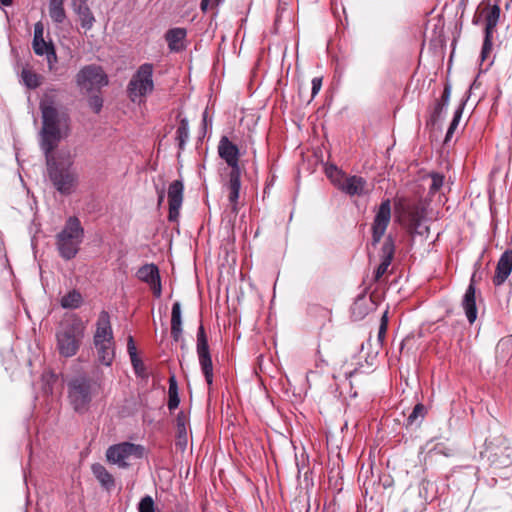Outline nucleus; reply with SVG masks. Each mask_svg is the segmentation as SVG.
<instances>
[{
    "label": "nucleus",
    "mask_w": 512,
    "mask_h": 512,
    "mask_svg": "<svg viewBox=\"0 0 512 512\" xmlns=\"http://www.w3.org/2000/svg\"><path fill=\"white\" fill-rule=\"evenodd\" d=\"M44 26L41 22H37L34 26V38L32 42L35 54L46 56L49 66L56 61L57 56L52 42H46L43 37Z\"/></svg>",
    "instance_id": "nucleus-13"
},
{
    "label": "nucleus",
    "mask_w": 512,
    "mask_h": 512,
    "mask_svg": "<svg viewBox=\"0 0 512 512\" xmlns=\"http://www.w3.org/2000/svg\"><path fill=\"white\" fill-rule=\"evenodd\" d=\"M426 412V408L423 404L418 403L414 406L412 412L409 414V416L406 419V427H410L416 423L418 418H424Z\"/></svg>",
    "instance_id": "nucleus-32"
},
{
    "label": "nucleus",
    "mask_w": 512,
    "mask_h": 512,
    "mask_svg": "<svg viewBox=\"0 0 512 512\" xmlns=\"http://www.w3.org/2000/svg\"><path fill=\"white\" fill-rule=\"evenodd\" d=\"M21 79L24 85L29 89H36L42 83V77L28 68L22 69Z\"/></svg>",
    "instance_id": "nucleus-29"
},
{
    "label": "nucleus",
    "mask_w": 512,
    "mask_h": 512,
    "mask_svg": "<svg viewBox=\"0 0 512 512\" xmlns=\"http://www.w3.org/2000/svg\"><path fill=\"white\" fill-rule=\"evenodd\" d=\"M157 194H158V205L160 206L163 203L164 197H165L164 189L157 190Z\"/></svg>",
    "instance_id": "nucleus-45"
},
{
    "label": "nucleus",
    "mask_w": 512,
    "mask_h": 512,
    "mask_svg": "<svg viewBox=\"0 0 512 512\" xmlns=\"http://www.w3.org/2000/svg\"><path fill=\"white\" fill-rule=\"evenodd\" d=\"M74 11L78 15L81 27L90 30L93 27L95 18L86 1H81L77 6L74 5Z\"/></svg>",
    "instance_id": "nucleus-24"
},
{
    "label": "nucleus",
    "mask_w": 512,
    "mask_h": 512,
    "mask_svg": "<svg viewBox=\"0 0 512 512\" xmlns=\"http://www.w3.org/2000/svg\"><path fill=\"white\" fill-rule=\"evenodd\" d=\"M326 175L329 179H331L335 186H337V184L344 176L340 173V171H338L337 167L334 165H331L326 168Z\"/></svg>",
    "instance_id": "nucleus-37"
},
{
    "label": "nucleus",
    "mask_w": 512,
    "mask_h": 512,
    "mask_svg": "<svg viewBox=\"0 0 512 512\" xmlns=\"http://www.w3.org/2000/svg\"><path fill=\"white\" fill-rule=\"evenodd\" d=\"M447 107H448V105H443V103L438 100L436 102L433 112L431 114L432 121L433 122L438 121L442 117V115L445 112V110L447 109Z\"/></svg>",
    "instance_id": "nucleus-40"
},
{
    "label": "nucleus",
    "mask_w": 512,
    "mask_h": 512,
    "mask_svg": "<svg viewBox=\"0 0 512 512\" xmlns=\"http://www.w3.org/2000/svg\"><path fill=\"white\" fill-rule=\"evenodd\" d=\"M93 335V346L98 363L111 366L115 358V340L110 315L107 311L100 312Z\"/></svg>",
    "instance_id": "nucleus-4"
},
{
    "label": "nucleus",
    "mask_w": 512,
    "mask_h": 512,
    "mask_svg": "<svg viewBox=\"0 0 512 512\" xmlns=\"http://www.w3.org/2000/svg\"><path fill=\"white\" fill-rule=\"evenodd\" d=\"M489 459L492 465L497 468L507 467L511 463L510 455L503 452L501 455H498L497 453L491 454Z\"/></svg>",
    "instance_id": "nucleus-34"
},
{
    "label": "nucleus",
    "mask_w": 512,
    "mask_h": 512,
    "mask_svg": "<svg viewBox=\"0 0 512 512\" xmlns=\"http://www.w3.org/2000/svg\"><path fill=\"white\" fill-rule=\"evenodd\" d=\"M395 253L394 240L388 236L381 248V263L378 265L374 272V280L379 281L380 278L387 272L388 267L391 265Z\"/></svg>",
    "instance_id": "nucleus-18"
},
{
    "label": "nucleus",
    "mask_w": 512,
    "mask_h": 512,
    "mask_svg": "<svg viewBox=\"0 0 512 512\" xmlns=\"http://www.w3.org/2000/svg\"><path fill=\"white\" fill-rule=\"evenodd\" d=\"M139 512H155L154 500L150 495L144 496L138 504Z\"/></svg>",
    "instance_id": "nucleus-35"
},
{
    "label": "nucleus",
    "mask_w": 512,
    "mask_h": 512,
    "mask_svg": "<svg viewBox=\"0 0 512 512\" xmlns=\"http://www.w3.org/2000/svg\"><path fill=\"white\" fill-rule=\"evenodd\" d=\"M187 416L183 411L179 412L176 417V426H177V433L178 438H184V441L186 442V424H187Z\"/></svg>",
    "instance_id": "nucleus-33"
},
{
    "label": "nucleus",
    "mask_w": 512,
    "mask_h": 512,
    "mask_svg": "<svg viewBox=\"0 0 512 512\" xmlns=\"http://www.w3.org/2000/svg\"><path fill=\"white\" fill-rule=\"evenodd\" d=\"M210 0H201L200 7L202 11H207Z\"/></svg>",
    "instance_id": "nucleus-47"
},
{
    "label": "nucleus",
    "mask_w": 512,
    "mask_h": 512,
    "mask_svg": "<svg viewBox=\"0 0 512 512\" xmlns=\"http://www.w3.org/2000/svg\"><path fill=\"white\" fill-rule=\"evenodd\" d=\"M196 352L201 371L209 387L213 385V364L210 354L208 338L204 326L200 324L197 331Z\"/></svg>",
    "instance_id": "nucleus-8"
},
{
    "label": "nucleus",
    "mask_w": 512,
    "mask_h": 512,
    "mask_svg": "<svg viewBox=\"0 0 512 512\" xmlns=\"http://www.w3.org/2000/svg\"><path fill=\"white\" fill-rule=\"evenodd\" d=\"M40 110L43 124L40 147L45 155L48 177L61 195H71L78 183V176L72 169V157L69 152L58 156L53 153L62 138L59 113L53 100H49L47 96L41 101Z\"/></svg>",
    "instance_id": "nucleus-1"
},
{
    "label": "nucleus",
    "mask_w": 512,
    "mask_h": 512,
    "mask_svg": "<svg viewBox=\"0 0 512 512\" xmlns=\"http://www.w3.org/2000/svg\"><path fill=\"white\" fill-rule=\"evenodd\" d=\"M339 190L349 196H364L370 191L367 181L357 175L343 176L336 186Z\"/></svg>",
    "instance_id": "nucleus-14"
},
{
    "label": "nucleus",
    "mask_w": 512,
    "mask_h": 512,
    "mask_svg": "<svg viewBox=\"0 0 512 512\" xmlns=\"http://www.w3.org/2000/svg\"><path fill=\"white\" fill-rule=\"evenodd\" d=\"M467 0H461V3L464 4Z\"/></svg>",
    "instance_id": "nucleus-49"
},
{
    "label": "nucleus",
    "mask_w": 512,
    "mask_h": 512,
    "mask_svg": "<svg viewBox=\"0 0 512 512\" xmlns=\"http://www.w3.org/2000/svg\"><path fill=\"white\" fill-rule=\"evenodd\" d=\"M485 12L484 41L481 49V60L484 61L490 54L493 47V35L500 18V7L498 5L487 6Z\"/></svg>",
    "instance_id": "nucleus-10"
},
{
    "label": "nucleus",
    "mask_w": 512,
    "mask_h": 512,
    "mask_svg": "<svg viewBox=\"0 0 512 512\" xmlns=\"http://www.w3.org/2000/svg\"><path fill=\"white\" fill-rule=\"evenodd\" d=\"M169 388H168V409L170 411L175 410L180 403L179 393H178V383L175 375H172L169 378Z\"/></svg>",
    "instance_id": "nucleus-28"
},
{
    "label": "nucleus",
    "mask_w": 512,
    "mask_h": 512,
    "mask_svg": "<svg viewBox=\"0 0 512 512\" xmlns=\"http://www.w3.org/2000/svg\"><path fill=\"white\" fill-rule=\"evenodd\" d=\"M76 81L81 89L91 92L106 86L108 77L100 66L87 65L78 72Z\"/></svg>",
    "instance_id": "nucleus-9"
},
{
    "label": "nucleus",
    "mask_w": 512,
    "mask_h": 512,
    "mask_svg": "<svg viewBox=\"0 0 512 512\" xmlns=\"http://www.w3.org/2000/svg\"><path fill=\"white\" fill-rule=\"evenodd\" d=\"M84 239V228L76 216H70L62 230L56 235L59 255L65 260L73 259L80 250Z\"/></svg>",
    "instance_id": "nucleus-5"
},
{
    "label": "nucleus",
    "mask_w": 512,
    "mask_h": 512,
    "mask_svg": "<svg viewBox=\"0 0 512 512\" xmlns=\"http://www.w3.org/2000/svg\"><path fill=\"white\" fill-rule=\"evenodd\" d=\"M464 105L465 103H461L458 108L455 110L454 112V116H453V119L449 125V128L447 130V133H446V136H445V143L449 142L450 139L452 138L453 134H454V131L456 130V128L458 127V124H459V121L462 117V113H463V109H464Z\"/></svg>",
    "instance_id": "nucleus-31"
},
{
    "label": "nucleus",
    "mask_w": 512,
    "mask_h": 512,
    "mask_svg": "<svg viewBox=\"0 0 512 512\" xmlns=\"http://www.w3.org/2000/svg\"><path fill=\"white\" fill-rule=\"evenodd\" d=\"M85 325L76 315L64 319L56 330V348L62 357L77 354L84 337Z\"/></svg>",
    "instance_id": "nucleus-3"
},
{
    "label": "nucleus",
    "mask_w": 512,
    "mask_h": 512,
    "mask_svg": "<svg viewBox=\"0 0 512 512\" xmlns=\"http://www.w3.org/2000/svg\"><path fill=\"white\" fill-rule=\"evenodd\" d=\"M139 280L148 284L156 298L162 294V285L159 269L155 264H145L140 267L136 273Z\"/></svg>",
    "instance_id": "nucleus-15"
},
{
    "label": "nucleus",
    "mask_w": 512,
    "mask_h": 512,
    "mask_svg": "<svg viewBox=\"0 0 512 512\" xmlns=\"http://www.w3.org/2000/svg\"><path fill=\"white\" fill-rule=\"evenodd\" d=\"M101 389L102 380L98 374L94 377L81 374L70 379L67 383V393L73 410L78 414L87 413L93 398Z\"/></svg>",
    "instance_id": "nucleus-2"
},
{
    "label": "nucleus",
    "mask_w": 512,
    "mask_h": 512,
    "mask_svg": "<svg viewBox=\"0 0 512 512\" xmlns=\"http://www.w3.org/2000/svg\"><path fill=\"white\" fill-rule=\"evenodd\" d=\"M182 333L181 304L176 301L173 303L171 311V337L175 342H178L182 338Z\"/></svg>",
    "instance_id": "nucleus-22"
},
{
    "label": "nucleus",
    "mask_w": 512,
    "mask_h": 512,
    "mask_svg": "<svg viewBox=\"0 0 512 512\" xmlns=\"http://www.w3.org/2000/svg\"><path fill=\"white\" fill-rule=\"evenodd\" d=\"M388 328V317H387V311L384 312V314L381 317V322L378 330V341L382 344L384 342L386 332Z\"/></svg>",
    "instance_id": "nucleus-38"
},
{
    "label": "nucleus",
    "mask_w": 512,
    "mask_h": 512,
    "mask_svg": "<svg viewBox=\"0 0 512 512\" xmlns=\"http://www.w3.org/2000/svg\"><path fill=\"white\" fill-rule=\"evenodd\" d=\"M207 123H208V112H207V110H205L202 114V124H203L204 128L207 127Z\"/></svg>",
    "instance_id": "nucleus-46"
},
{
    "label": "nucleus",
    "mask_w": 512,
    "mask_h": 512,
    "mask_svg": "<svg viewBox=\"0 0 512 512\" xmlns=\"http://www.w3.org/2000/svg\"><path fill=\"white\" fill-rule=\"evenodd\" d=\"M0 4L7 7L12 5V0H0Z\"/></svg>",
    "instance_id": "nucleus-48"
},
{
    "label": "nucleus",
    "mask_w": 512,
    "mask_h": 512,
    "mask_svg": "<svg viewBox=\"0 0 512 512\" xmlns=\"http://www.w3.org/2000/svg\"><path fill=\"white\" fill-rule=\"evenodd\" d=\"M229 181L227 187L229 189L228 200L232 206V210L237 212L238 199L241 188V168L231 169L229 172Z\"/></svg>",
    "instance_id": "nucleus-20"
},
{
    "label": "nucleus",
    "mask_w": 512,
    "mask_h": 512,
    "mask_svg": "<svg viewBox=\"0 0 512 512\" xmlns=\"http://www.w3.org/2000/svg\"><path fill=\"white\" fill-rule=\"evenodd\" d=\"M450 96H451V86L449 84H446L444 89H443V93H442L441 98L439 99V101L442 102L443 105H448L449 104V100H450Z\"/></svg>",
    "instance_id": "nucleus-43"
},
{
    "label": "nucleus",
    "mask_w": 512,
    "mask_h": 512,
    "mask_svg": "<svg viewBox=\"0 0 512 512\" xmlns=\"http://www.w3.org/2000/svg\"><path fill=\"white\" fill-rule=\"evenodd\" d=\"M424 219V211L418 205H413L407 210V226L411 233H420L419 228Z\"/></svg>",
    "instance_id": "nucleus-25"
},
{
    "label": "nucleus",
    "mask_w": 512,
    "mask_h": 512,
    "mask_svg": "<svg viewBox=\"0 0 512 512\" xmlns=\"http://www.w3.org/2000/svg\"><path fill=\"white\" fill-rule=\"evenodd\" d=\"M130 360H131V364L134 368L136 375L145 377L146 376L145 366H144L142 360L139 357H136V359L133 358Z\"/></svg>",
    "instance_id": "nucleus-41"
},
{
    "label": "nucleus",
    "mask_w": 512,
    "mask_h": 512,
    "mask_svg": "<svg viewBox=\"0 0 512 512\" xmlns=\"http://www.w3.org/2000/svg\"><path fill=\"white\" fill-rule=\"evenodd\" d=\"M218 154L231 169L240 168V152L236 144L229 140L227 136H222L218 144Z\"/></svg>",
    "instance_id": "nucleus-16"
},
{
    "label": "nucleus",
    "mask_w": 512,
    "mask_h": 512,
    "mask_svg": "<svg viewBox=\"0 0 512 512\" xmlns=\"http://www.w3.org/2000/svg\"><path fill=\"white\" fill-rule=\"evenodd\" d=\"M322 87V78L315 77L312 79V97H315Z\"/></svg>",
    "instance_id": "nucleus-44"
},
{
    "label": "nucleus",
    "mask_w": 512,
    "mask_h": 512,
    "mask_svg": "<svg viewBox=\"0 0 512 512\" xmlns=\"http://www.w3.org/2000/svg\"><path fill=\"white\" fill-rule=\"evenodd\" d=\"M512 272V250H505L496 265L495 275L493 277V284L501 286L509 277Z\"/></svg>",
    "instance_id": "nucleus-19"
},
{
    "label": "nucleus",
    "mask_w": 512,
    "mask_h": 512,
    "mask_svg": "<svg viewBox=\"0 0 512 512\" xmlns=\"http://www.w3.org/2000/svg\"><path fill=\"white\" fill-rule=\"evenodd\" d=\"M82 302L81 293L74 289L61 298L60 304L64 309H76L81 306Z\"/></svg>",
    "instance_id": "nucleus-27"
},
{
    "label": "nucleus",
    "mask_w": 512,
    "mask_h": 512,
    "mask_svg": "<svg viewBox=\"0 0 512 512\" xmlns=\"http://www.w3.org/2000/svg\"><path fill=\"white\" fill-rule=\"evenodd\" d=\"M153 65L144 63L139 66L127 86L130 99L135 102L137 98L144 97L154 90Z\"/></svg>",
    "instance_id": "nucleus-6"
},
{
    "label": "nucleus",
    "mask_w": 512,
    "mask_h": 512,
    "mask_svg": "<svg viewBox=\"0 0 512 512\" xmlns=\"http://www.w3.org/2000/svg\"><path fill=\"white\" fill-rule=\"evenodd\" d=\"M91 470L95 478L100 482L102 487L110 491L115 486V480L112 474L100 463L91 466Z\"/></svg>",
    "instance_id": "nucleus-23"
},
{
    "label": "nucleus",
    "mask_w": 512,
    "mask_h": 512,
    "mask_svg": "<svg viewBox=\"0 0 512 512\" xmlns=\"http://www.w3.org/2000/svg\"><path fill=\"white\" fill-rule=\"evenodd\" d=\"M391 220V201L385 199L376 211L372 223V245L376 246L384 236Z\"/></svg>",
    "instance_id": "nucleus-11"
},
{
    "label": "nucleus",
    "mask_w": 512,
    "mask_h": 512,
    "mask_svg": "<svg viewBox=\"0 0 512 512\" xmlns=\"http://www.w3.org/2000/svg\"><path fill=\"white\" fill-rule=\"evenodd\" d=\"M127 351H128V354L130 356V359H133L137 356V349H136V345H135V342H134V339L132 336H129L128 337V341H127Z\"/></svg>",
    "instance_id": "nucleus-42"
},
{
    "label": "nucleus",
    "mask_w": 512,
    "mask_h": 512,
    "mask_svg": "<svg viewBox=\"0 0 512 512\" xmlns=\"http://www.w3.org/2000/svg\"><path fill=\"white\" fill-rule=\"evenodd\" d=\"M476 273H473L470 283L462 298V308L465 312L466 318L470 324H473L477 319V306H476Z\"/></svg>",
    "instance_id": "nucleus-17"
},
{
    "label": "nucleus",
    "mask_w": 512,
    "mask_h": 512,
    "mask_svg": "<svg viewBox=\"0 0 512 512\" xmlns=\"http://www.w3.org/2000/svg\"><path fill=\"white\" fill-rule=\"evenodd\" d=\"M89 107L95 112L99 113L103 107V99L99 95H93L88 100Z\"/></svg>",
    "instance_id": "nucleus-39"
},
{
    "label": "nucleus",
    "mask_w": 512,
    "mask_h": 512,
    "mask_svg": "<svg viewBox=\"0 0 512 512\" xmlns=\"http://www.w3.org/2000/svg\"><path fill=\"white\" fill-rule=\"evenodd\" d=\"M430 177H431L432 182H431V185L429 188V192L431 194H435L443 186L444 176L440 173H432V174H430Z\"/></svg>",
    "instance_id": "nucleus-36"
},
{
    "label": "nucleus",
    "mask_w": 512,
    "mask_h": 512,
    "mask_svg": "<svg viewBox=\"0 0 512 512\" xmlns=\"http://www.w3.org/2000/svg\"><path fill=\"white\" fill-rule=\"evenodd\" d=\"M187 36V30L182 27H175L169 29L165 33V40L168 44V48L171 52H180L186 48L184 41Z\"/></svg>",
    "instance_id": "nucleus-21"
},
{
    "label": "nucleus",
    "mask_w": 512,
    "mask_h": 512,
    "mask_svg": "<svg viewBox=\"0 0 512 512\" xmlns=\"http://www.w3.org/2000/svg\"><path fill=\"white\" fill-rule=\"evenodd\" d=\"M168 220L170 222H177L180 216V209L183 203L184 184L182 180H174L168 187Z\"/></svg>",
    "instance_id": "nucleus-12"
},
{
    "label": "nucleus",
    "mask_w": 512,
    "mask_h": 512,
    "mask_svg": "<svg viewBox=\"0 0 512 512\" xmlns=\"http://www.w3.org/2000/svg\"><path fill=\"white\" fill-rule=\"evenodd\" d=\"M145 455V448L140 444L131 442H122L110 446L106 451V458L108 462L116 464L120 468L129 467L127 460L130 457L141 459Z\"/></svg>",
    "instance_id": "nucleus-7"
},
{
    "label": "nucleus",
    "mask_w": 512,
    "mask_h": 512,
    "mask_svg": "<svg viewBox=\"0 0 512 512\" xmlns=\"http://www.w3.org/2000/svg\"><path fill=\"white\" fill-rule=\"evenodd\" d=\"M189 138V124L186 118L180 120L176 131V140L178 141V146L180 150L184 149L186 141Z\"/></svg>",
    "instance_id": "nucleus-30"
},
{
    "label": "nucleus",
    "mask_w": 512,
    "mask_h": 512,
    "mask_svg": "<svg viewBox=\"0 0 512 512\" xmlns=\"http://www.w3.org/2000/svg\"><path fill=\"white\" fill-rule=\"evenodd\" d=\"M64 3L65 0H49L48 2L49 16L57 25L63 24L67 19Z\"/></svg>",
    "instance_id": "nucleus-26"
}]
</instances>
